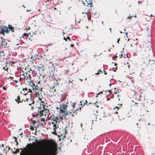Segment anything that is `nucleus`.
I'll return each mask as SVG.
<instances>
[{
    "mask_svg": "<svg viewBox=\"0 0 155 155\" xmlns=\"http://www.w3.org/2000/svg\"><path fill=\"white\" fill-rule=\"evenodd\" d=\"M30 122L32 124V125L34 127H36V126H35L34 125L36 123V121L35 120L31 119L30 120Z\"/></svg>",
    "mask_w": 155,
    "mask_h": 155,
    "instance_id": "obj_22",
    "label": "nucleus"
},
{
    "mask_svg": "<svg viewBox=\"0 0 155 155\" xmlns=\"http://www.w3.org/2000/svg\"><path fill=\"white\" fill-rule=\"evenodd\" d=\"M114 65L115 66H116L117 65V63H116L115 62H114Z\"/></svg>",
    "mask_w": 155,
    "mask_h": 155,
    "instance_id": "obj_45",
    "label": "nucleus"
},
{
    "mask_svg": "<svg viewBox=\"0 0 155 155\" xmlns=\"http://www.w3.org/2000/svg\"><path fill=\"white\" fill-rule=\"evenodd\" d=\"M87 13H88V12H85V15H86Z\"/></svg>",
    "mask_w": 155,
    "mask_h": 155,
    "instance_id": "obj_47",
    "label": "nucleus"
},
{
    "mask_svg": "<svg viewBox=\"0 0 155 155\" xmlns=\"http://www.w3.org/2000/svg\"><path fill=\"white\" fill-rule=\"evenodd\" d=\"M33 109H34V107H32V106H31V110H33Z\"/></svg>",
    "mask_w": 155,
    "mask_h": 155,
    "instance_id": "obj_42",
    "label": "nucleus"
},
{
    "mask_svg": "<svg viewBox=\"0 0 155 155\" xmlns=\"http://www.w3.org/2000/svg\"><path fill=\"white\" fill-rule=\"evenodd\" d=\"M66 39H68L70 41H71V39L68 36L66 37Z\"/></svg>",
    "mask_w": 155,
    "mask_h": 155,
    "instance_id": "obj_30",
    "label": "nucleus"
},
{
    "mask_svg": "<svg viewBox=\"0 0 155 155\" xmlns=\"http://www.w3.org/2000/svg\"><path fill=\"white\" fill-rule=\"evenodd\" d=\"M8 43L6 40L2 37L0 38V48H5L8 47Z\"/></svg>",
    "mask_w": 155,
    "mask_h": 155,
    "instance_id": "obj_11",
    "label": "nucleus"
},
{
    "mask_svg": "<svg viewBox=\"0 0 155 155\" xmlns=\"http://www.w3.org/2000/svg\"><path fill=\"white\" fill-rule=\"evenodd\" d=\"M8 26V29H10V31L11 30L12 32H14V27H12V25H9Z\"/></svg>",
    "mask_w": 155,
    "mask_h": 155,
    "instance_id": "obj_21",
    "label": "nucleus"
},
{
    "mask_svg": "<svg viewBox=\"0 0 155 155\" xmlns=\"http://www.w3.org/2000/svg\"><path fill=\"white\" fill-rule=\"evenodd\" d=\"M12 63H14V62H12Z\"/></svg>",
    "mask_w": 155,
    "mask_h": 155,
    "instance_id": "obj_57",
    "label": "nucleus"
},
{
    "mask_svg": "<svg viewBox=\"0 0 155 155\" xmlns=\"http://www.w3.org/2000/svg\"><path fill=\"white\" fill-rule=\"evenodd\" d=\"M70 46L72 47H73L74 46V45L73 44H71L70 45Z\"/></svg>",
    "mask_w": 155,
    "mask_h": 155,
    "instance_id": "obj_35",
    "label": "nucleus"
},
{
    "mask_svg": "<svg viewBox=\"0 0 155 155\" xmlns=\"http://www.w3.org/2000/svg\"><path fill=\"white\" fill-rule=\"evenodd\" d=\"M15 82L16 83H17L18 82V81L17 80H14Z\"/></svg>",
    "mask_w": 155,
    "mask_h": 155,
    "instance_id": "obj_41",
    "label": "nucleus"
},
{
    "mask_svg": "<svg viewBox=\"0 0 155 155\" xmlns=\"http://www.w3.org/2000/svg\"><path fill=\"white\" fill-rule=\"evenodd\" d=\"M34 91L35 92V95L36 98H37L38 100L37 101L38 102V101H42L43 100V97L41 92V90L38 89H35Z\"/></svg>",
    "mask_w": 155,
    "mask_h": 155,
    "instance_id": "obj_7",
    "label": "nucleus"
},
{
    "mask_svg": "<svg viewBox=\"0 0 155 155\" xmlns=\"http://www.w3.org/2000/svg\"><path fill=\"white\" fill-rule=\"evenodd\" d=\"M64 39L66 41H67V39L65 38V37H64Z\"/></svg>",
    "mask_w": 155,
    "mask_h": 155,
    "instance_id": "obj_43",
    "label": "nucleus"
},
{
    "mask_svg": "<svg viewBox=\"0 0 155 155\" xmlns=\"http://www.w3.org/2000/svg\"><path fill=\"white\" fill-rule=\"evenodd\" d=\"M61 106H60V107H61ZM60 107H56V109H59V110H60Z\"/></svg>",
    "mask_w": 155,
    "mask_h": 155,
    "instance_id": "obj_40",
    "label": "nucleus"
},
{
    "mask_svg": "<svg viewBox=\"0 0 155 155\" xmlns=\"http://www.w3.org/2000/svg\"><path fill=\"white\" fill-rule=\"evenodd\" d=\"M134 17H136V15H135V16H134Z\"/></svg>",
    "mask_w": 155,
    "mask_h": 155,
    "instance_id": "obj_59",
    "label": "nucleus"
},
{
    "mask_svg": "<svg viewBox=\"0 0 155 155\" xmlns=\"http://www.w3.org/2000/svg\"><path fill=\"white\" fill-rule=\"evenodd\" d=\"M100 73H102V71L100 70H98V72L97 73H96L95 74H100Z\"/></svg>",
    "mask_w": 155,
    "mask_h": 155,
    "instance_id": "obj_28",
    "label": "nucleus"
},
{
    "mask_svg": "<svg viewBox=\"0 0 155 155\" xmlns=\"http://www.w3.org/2000/svg\"><path fill=\"white\" fill-rule=\"evenodd\" d=\"M26 106L28 105H31L32 104H34L35 101L31 98H26Z\"/></svg>",
    "mask_w": 155,
    "mask_h": 155,
    "instance_id": "obj_14",
    "label": "nucleus"
},
{
    "mask_svg": "<svg viewBox=\"0 0 155 155\" xmlns=\"http://www.w3.org/2000/svg\"><path fill=\"white\" fill-rule=\"evenodd\" d=\"M88 102L86 100L85 101V102H84V106H85V105H87V106L88 105V104H87V103Z\"/></svg>",
    "mask_w": 155,
    "mask_h": 155,
    "instance_id": "obj_31",
    "label": "nucleus"
},
{
    "mask_svg": "<svg viewBox=\"0 0 155 155\" xmlns=\"http://www.w3.org/2000/svg\"><path fill=\"white\" fill-rule=\"evenodd\" d=\"M109 92H111V91L110 90L109 91Z\"/></svg>",
    "mask_w": 155,
    "mask_h": 155,
    "instance_id": "obj_64",
    "label": "nucleus"
},
{
    "mask_svg": "<svg viewBox=\"0 0 155 155\" xmlns=\"http://www.w3.org/2000/svg\"><path fill=\"white\" fill-rule=\"evenodd\" d=\"M22 76L24 77L23 79L25 83L26 82L27 83L28 81H30L31 79V75L28 73L25 72L22 74Z\"/></svg>",
    "mask_w": 155,
    "mask_h": 155,
    "instance_id": "obj_10",
    "label": "nucleus"
},
{
    "mask_svg": "<svg viewBox=\"0 0 155 155\" xmlns=\"http://www.w3.org/2000/svg\"><path fill=\"white\" fill-rule=\"evenodd\" d=\"M117 57V56H115L114 58L115 59Z\"/></svg>",
    "mask_w": 155,
    "mask_h": 155,
    "instance_id": "obj_51",
    "label": "nucleus"
},
{
    "mask_svg": "<svg viewBox=\"0 0 155 155\" xmlns=\"http://www.w3.org/2000/svg\"><path fill=\"white\" fill-rule=\"evenodd\" d=\"M62 115H57L56 116H54L51 119V124L52 125L53 129V131L51 133H52L54 134H57L58 133H59V134H60L61 136L63 135L64 136L66 134V129H64V133L63 132H58V123H59L63 119V117H64V115H63V113L61 114Z\"/></svg>",
    "mask_w": 155,
    "mask_h": 155,
    "instance_id": "obj_4",
    "label": "nucleus"
},
{
    "mask_svg": "<svg viewBox=\"0 0 155 155\" xmlns=\"http://www.w3.org/2000/svg\"><path fill=\"white\" fill-rule=\"evenodd\" d=\"M122 54H121L120 55V58H122Z\"/></svg>",
    "mask_w": 155,
    "mask_h": 155,
    "instance_id": "obj_38",
    "label": "nucleus"
},
{
    "mask_svg": "<svg viewBox=\"0 0 155 155\" xmlns=\"http://www.w3.org/2000/svg\"><path fill=\"white\" fill-rule=\"evenodd\" d=\"M128 68H130L129 65H128Z\"/></svg>",
    "mask_w": 155,
    "mask_h": 155,
    "instance_id": "obj_56",
    "label": "nucleus"
},
{
    "mask_svg": "<svg viewBox=\"0 0 155 155\" xmlns=\"http://www.w3.org/2000/svg\"><path fill=\"white\" fill-rule=\"evenodd\" d=\"M22 108H24L26 107V101L25 98L21 99V101H19V104H18Z\"/></svg>",
    "mask_w": 155,
    "mask_h": 155,
    "instance_id": "obj_12",
    "label": "nucleus"
},
{
    "mask_svg": "<svg viewBox=\"0 0 155 155\" xmlns=\"http://www.w3.org/2000/svg\"><path fill=\"white\" fill-rule=\"evenodd\" d=\"M3 89L4 90H6V88L5 87H3Z\"/></svg>",
    "mask_w": 155,
    "mask_h": 155,
    "instance_id": "obj_37",
    "label": "nucleus"
},
{
    "mask_svg": "<svg viewBox=\"0 0 155 155\" xmlns=\"http://www.w3.org/2000/svg\"><path fill=\"white\" fill-rule=\"evenodd\" d=\"M39 102H40V106L39 107L40 109H44V108H45V107L47 106H46L45 105V103L43 101V100L42 101H40Z\"/></svg>",
    "mask_w": 155,
    "mask_h": 155,
    "instance_id": "obj_18",
    "label": "nucleus"
},
{
    "mask_svg": "<svg viewBox=\"0 0 155 155\" xmlns=\"http://www.w3.org/2000/svg\"><path fill=\"white\" fill-rule=\"evenodd\" d=\"M110 30L111 31V28H110Z\"/></svg>",
    "mask_w": 155,
    "mask_h": 155,
    "instance_id": "obj_60",
    "label": "nucleus"
},
{
    "mask_svg": "<svg viewBox=\"0 0 155 155\" xmlns=\"http://www.w3.org/2000/svg\"><path fill=\"white\" fill-rule=\"evenodd\" d=\"M127 34H128L127 32H126L125 33V35H127Z\"/></svg>",
    "mask_w": 155,
    "mask_h": 155,
    "instance_id": "obj_50",
    "label": "nucleus"
},
{
    "mask_svg": "<svg viewBox=\"0 0 155 155\" xmlns=\"http://www.w3.org/2000/svg\"><path fill=\"white\" fill-rule=\"evenodd\" d=\"M34 127H31V129L32 130H34Z\"/></svg>",
    "mask_w": 155,
    "mask_h": 155,
    "instance_id": "obj_44",
    "label": "nucleus"
},
{
    "mask_svg": "<svg viewBox=\"0 0 155 155\" xmlns=\"http://www.w3.org/2000/svg\"><path fill=\"white\" fill-rule=\"evenodd\" d=\"M117 67H116V68L115 69H117Z\"/></svg>",
    "mask_w": 155,
    "mask_h": 155,
    "instance_id": "obj_63",
    "label": "nucleus"
},
{
    "mask_svg": "<svg viewBox=\"0 0 155 155\" xmlns=\"http://www.w3.org/2000/svg\"><path fill=\"white\" fill-rule=\"evenodd\" d=\"M150 16L152 17V16H153L152 15H151Z\"/></svg>",
    "mask_w": 155,
    "mask_h": 155,
    "instance_id": "obj_55",
    "label": "nucleus"
},
{
    "mask_svg": "<svg viewBox=\"0 0 155 155\" xmlns=\"http://www.w3.org/2000/svg\"><path fill=\"white\" fill-rule=\"evenodd\" d=\"M19 151V149H16L15 151L13 152V153L15 154H16L18 153Z\"/></svg>",
    "mask_w": 155,
    "mask_h": 155,
    "instance_id": "obj_25",
    "label": "nucleus"
},
{
    "mask_svg": "<svg viewBox=\"0 0 155 155\" xmlns=\"http://www.w3.org/2000/svg\"><path fill=\"white\" fill-rule=\"evenodd\" d=\"M15 141L16 142V141H17V138H15Z\"/></svg>",
    "mask_w": 155,
    "mask_h": 155,
    "instance_id": "obj_52",
    "label": "nucleus"
},
{
    "mask_svg": "<svg viewBox=\"0 0 155 155\" xmlns=\"http://www.w3.org/2000/svg\"><path fill=\"white\" fill-rule=\"evenodd\" d=\"M92 0H89L88 1H86L85 3L83 2L84 5H85V9L88 11L91 10L92 7Z\"/></svg>",
    "mask_w": 155,
    "mask_h": 155,
    "instance_id": "obj_8",
    "label": "nucleus"
},
{
    "mask_svg": "<svg viewBox=\"0 0 155 155\" xmlns=\"http://www.w3.org/2000/svg\"><path fill=\"white\" fill-rule=\"evenodd\" d=\"M119 95H117V97H119Z\"/></svg>",
    "mask_w": 155,
    "mask_h": 155,
    "instance_id": "obj_61",
    "label": "nucleus"
},
{
    "mask_svg": "<svg viewBox=\"0 0 155 155\" xmlns=\"http://www.w3.org/2000/svg\"><path fill=\"white\" fill-rule=\"evenodd\" d=\"M29 11H31V9H30V10H27V12Z\"/></svg>",
    "mask_w": 155,
    "mask_h": 155,
    "instance_id": "obj_48",
    "label": "nucleus"
},
{
    "mask_svg": "<svg viewBox=\"0 0 155 155\" xmlns=\"http://www.w3.org/2000/svg\"><path fill=\"white\" fill-rule=\"evenodd\" d=\"M23 35L24 36H27L28 35V34L26 33H24Z\"/></svg>",
    "mask_w": 155,
    "mask_h": 155,
    "instance_id": "obj_33",
    "label": "nucleus"
},
{
    "mask_svg": "<svg viewBox=\"0 0 155 155\" xmlns=\"http://www.w3.org/2000/svg\"><path fill=\"white\" fill-rule=\"evenodd\" d=\"M100 103L96 102V103L94 104V107H97L98 108L100 107L99 105Z\"/></svg>",
    "mask_w": 155,
    "mask_h": 155,
    "instance_id": "obj_23",
    "label": "nucleus"
},
{
    "mask_svg": "<svg viewBox=\"0 0 155 155\" xmlns=\"http://www.w3.org/2000/svg\"><path fill=\"white\" fill-rule=\"evenodd\" d=\"M27 83H28L29 85H30L32 87V89L33 91L35 90V89H37V86H35L34 83L33 82L32 80L31 79V81H28Z\"/></svg>",
    "mask_w": 155,
    "mask_h": 155,
    "instance_id": "obj_15",
    "label": "nucleus"
},
{
    "mask_svg": "<svg viewBox=\"0 0 155 155\" xmlns=\"http://www.w3.org/2000/svg\"><path fill=\"white\" fill-rule=\"evenodd\" d=\"M68 71H69L68 70H67L66 71V72L65 73L66 74L67 73H68Z\"/></svg>",
    "mask_w": 155,
    "mask_h": 155,
    "instance_id": "obj_53",
    "label": "nucleus"
},
{
    "mask_svg": "<svg viewBox=\"0 0 155 155\" xmlns=\"http://www.w3.org/2000/svg\"><path fill=\"white\" fill-rule=\"evenodd\" d=\"M74 103L71 102H67L65 104L64 103V104L61 106L59 110L60 114L63 113L64 115V118L67 120L66 116L69 115L72 113H74L75 111H74Z\"/></svg>",
    "mask_w": 155,
    "mask_h": 155,
    "instance_id": "obj_3",
    "label": "nucleus"
},
{
    "mask_svg": "<svg viewBox=\"0 0 155 155\" xmlns=\"http://www.w3.org/2000/svg\"><path fill=\"white\" fill-rule=\"evenodd\" d=\"M22 90L24 91V92L23 93V94H24L25 95H26L29 92H30L31 93L32 92V91L30 89H28L26 87L23 88Z\"/></svg>",
    "mask_w": 155,
    "mask_h": 155,
    "instance_id": "obj_17",
    "label": "nucleus"
},
{
    "mask_svg": "<svg viewBox=\"0 0 155 155\" xmlns=\"http://www.w3.org/2000/svg\"><path fill=\"white\" fill-rule=\"evenodd\" d=\"M150 123H149L148 124V125H150Z\"/></svg>",
    "mask_w": 155,
    "mask_h": 155,
    "instance_id": "obj_54",
    "label": "nucleus"
},
{
    "mask_svg": "<svg viewBox=\"0 0 155 155\" xmlns=\"http://www.w3.org/2000/svg\"><path fill=\"white\" fill-rule=\"evenodd\" d=\"M41 143H45L46 144L47 150L46 152L44 153L35 152L33 153L32 155H55L57 152V144L55 140L50 139L48 140L44 139L40 141ZM22 150L24 149L20 148ZM25 150V149L24 148ZM20 155H26L25 152L22 151L20 153Z\"/></svg>",
    "mask_w": 155,
    "mask_h": 155,
    "instance_id": "obj_1",
    "label": "nucleus"
},
{
    "mask_svg": "<svg viewBox=\"0 0 155 155\" xmlns=\"http://www.w3.org/2000/svg\"><path fill=\"white\" fill-rule=\"evenodd\" d=\"M69 81L70 82V83H72V81H71L70 80H69Z\"/></svg>",
    "mask_w": 155,
    "mask_h": 155,
    "instance_id": "obj_49",
    "label": "nucleus"
},
{
    "mask_svg": "<svg viewBox=\"0 0 155 155\" xmlns=\"http://www.w3.org/2000/svg\"><path fill=\"white\" fill-rule=\"evenodd\" d=\"M152 67V70H155V63L153 65Z\"/></svg>",
    "mask_w": 155,
    "mask_h": 155,
    "instance_id": "obj_29",
    "label": "nucleus"
},
{
    "mask_svg": "<svg viewBox=\"0 0 155 155\" xmlns=\"http://www.w3.org/2000/svg\"><path fill=\"white\" fill-rule=\"evenodd\" d=\"M41 120L42 121H45V120L44 118H42L41 119Z\"/></svg>",
    "mask_w": 155,
    "mask_h": 155,
    "instance_id": "obj_39",
    "label": "nucleus"
},
{
    "mask_svg": "<svg viewBox=\"0 0 155 155\" xmlns=\"http://www.w3.org/2000/svg\"><path fill=\"white\" fill-rule=\"evenodd\" d=\"M37 67H38V68L39 71V69L41 68H44V66L43 64H40L39 65V66H38Z\"/></svg>",
    "mask_w": 155,
    "mask_h": 155,
    "instance_id": "obj_24",
    "label": "nucleus"
},
{
    "mask_svg": "<svg viewBox=\"0 0 155 155\" xmlns=\"http://www.w3.org/2000/svg\"><path fill=\"white\" fill-rule=\"evenodd\" d=\"M23 99L22 98H21L20 96L19 95L17 96V99H15V100L16 102H17L18 104H19V101H21V99Z\"/></svg>",
    "mask_w": 155,
    "mask_h": 155,
    "instance_id": "obj_20",
    "label": "nucleus"
},
{
    "mask_svg": "<svg viewBox=\"0 0 155 155\" xmlns=\"http://www.w3.org/2000/svg\"><path fill=\"white\" fill-rule=\"evenodd\" d=\"M132 16H130L129 17H127V18L129 19H130L132 18Z\"/></svg>",
    "mask_w": 155,
    "mask_h": 155,
    "instance_id": "obj_32",
    "label": "nucleus"
},
{
    "mask_svg": "<svg viewBox=\"0 0 155 155\" xmlns=\"http://www.w3.org/2000/svg\"><path fill=\"white\" fill-rule=\"evenodd\" d=\"M43 121V122H42L41 124L42 125H44V124H45V121Z\"/></svg>",
    "mask_w": 155,
    "mask_h": 155,
    "instance_id": "obj_34",
    "label": "nucleus"
},
{
    "mask_svg": "<svg viewBox=\"0 0 155 155\" xmlns=\"http://www.w3.org/2000/svg\"><path fill=\"white\" fill-rule=\"evenodd\" d=\"M135 104V107H137V108L139 109H140L144 106V105L140 102H139L138 103L136 102Z\"/></svg>",
    "mask_w": 155,
    "mask_h": 155,
    "instance_id": "obj_16",
    "label": "nucleus"
},
{
    "mask_svg": "<svg viewBox=\"0 0 155 155\" xmlns=\"http://www.w3.org/2000/svg\"><path fill=\"white\" fill-rule=\"evenodd\" d=\"M4 52L3 51H0V60L4 59Z\"/></svg>",
    "mask_w": 155,
    "mask_h": 155,
    "instance_id": "obj_19",
    "label": "nucleus"
},
{
    "mask_svg": "<svg viewBox=\"0 0 155 155\" xmlns=\"http://www.w3.org/2000/svg\"><path fill=\"white\" fill-rule=\"evenodd\" d=\"M38 112H39L40 114H33L32 116L33 117H38V116H41V115L42 116L44 115L47 118L49 116V115L50 114V109L48 106L45 107V108H44V109L42 110H38Z\"/></svg>",
    "mask_w": 155,
    "mask_h": 155,
    "instance_id": "obj_6",
    "label": "nucleus"
},
{
    "mask_svg": "<svg viewBox=\"0 0 155 155\" xmlns=\"http://www.w3.org/2000/svg\"><path fill=\"white\" fill-rule=\"evenodd\" d=\"M143 45L144 46L145 51L143 53V55L145 57L147 58V60H149V64L152 67L155 63V61H154L152 59L153 58V54L151 48V43L150 42L148 43V45Z\"/></svg>",
    "mask_w": 155,
    "mask_h": 155,
    "instance_id": "obj_5",
    "label": "nucleus"
},
{
    "mask_svg": "<svg viewBox=\"0 0 155 155\" xmlns=\"http://www.w3.org/2000/svg\"><path fill=\"white\" fill-rule=\"evenodd\" d=\"M119 39H118L117 41V42H118V43H119Z\"/></svg>",
    "mask_w": 155,
    "mask_h": 155,
    "instance_id": "obj_46",
    "label": "nucleus"
},
{
    "mask_svg": "<svg viewBox=\"0 0 155 155\" xmlns=\"http://www.w3.org/2000/svg\"><path fill=\"white\" fill-rule=\"evenodd\" d=\"M17 142V144H18V142Z\"/></svg>",
    "mask_w": 155,
    "mask_h": 155,
    "instance_id": "obj_62",
    "label": "nucleus"
},
{
    "mask_svg": "<svg viewBox=\"0 0 155 155\" xmlns=\"http://www.w3.org/2000/svg\"><path fill=\"white\" fill-rule=\"evenodd\" d=\"M104 72L105 74H107V73L106 72V71L105 70L104 71Z\"/></svg>",
    "mask_w": 155,
    "mask_h": 155,
    "instance_id": "obj_36",
    "label": "nucleus"
},
{
    "mask_svg": "<svg viewBox=\"0 0 155 155\" xmlns=\"http://www.w3.org/2000/svg\"><path fill=\"white\" fill-rule=\"evenodd\" d=\"M56 85H58V84L57 82L56 83Z\"/></svg>",
    "mask_w": 155,
    "mask_h": 155,
    "instance_id": "obj_58",
    "label": "nucleus"
},
{
    "mask_svg": "<svg viewBox=\"0 0 155 155\" xmlns=\"http://www.w3.org/2000/svg\"><path fill=\"white\" fill-rule=\"evenodd\" d=\"M3 69L7 71L8 72V68L7 67V65H6L5 67H3Z\"/></svg>",
    "mask_w": 155,
    "mask_h": 155,
    "instance_id": "obj_27",
    "label": "nucleus"
},
{
    "mask_svg": "<svg viewBox=\"0 0 155 155\" xmlns=\"http://www.w3.org/2000/svg\"><path fill=\"white\" fill-rule=\"evenodd\" d=\"M0 34L3 35H5V33L8 34L10 31V29H8V28L5 26L0 25Z\"/></svg>",
    "mask_w": 155,
    "mask_h": 155,
    "instance_id": "obj_9",
    "label": "nucleus"
},
{
    "mask_svg": "<svg viewBox=\"0 0 155 155\" xmlns=\"http://www.w3.org/2000/svg\"><path fill=\"white\" fill-rule=\"evenodd\" d=\"M74 103L71 102H67L65 104L64 103V104L61 106L59 110L60 114L63 113L64 115V118L67 120L66 116L69 115L72 113H74L75 111H74Z\"/></svg>",
    "mask_w": 155,
    "mask_h": 155,
    "instance_id": "obj_2",
    "label": "nucleus"
},
{
    "mask_svg": "<svg viewBox=\"0 0 155 155\" xmlns=\"http://www.w3.org/2000/svg\"><path fill=\"white\" fill-rule=\"evenodd\" d=\"M119 92V91L118 89H116V88H114V94H116Z\"/></svg>",
    "mask_w": 155,
    "mask_h": 155,
    "instance_id": "obj_26",
    "label": "nucleus"
},
{
    "mask_svg": "<svg viewBox=\"0 0 155 155\" xmlns=\"http://www.w3.org/2000/svg\"><path fill=\"white\" fill-rule=\"evenodd\" d=\"M32 31L33 33L32 34V35H31L30 33L29 34V35H30V36L31 37L29 38L28 39L31 41L34 40L37 37V32L35 30H35H33Z\"/></svg>",
    "mask_w": 155,
    "mask_h": 155,
    "instance_id": "obj_13",
    "label": "nucleus"
}]
</instances>
